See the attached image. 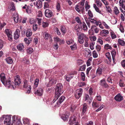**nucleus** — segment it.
I'll return each instance as SVG.
<instances>
[{
	"label": "nucleus",
	"mask_w": 125,
	"mask_h": 125,
	"mask_svg": "<svg viewBox=\"0 0 125 125\" xmlns=\"http://www.w3.org/2000/svg\"><path fill=\"white\" fill-rule=\"evenodd\" d=\"M38 29V25L34 23L33 25V29L35 31Z\"/></svg>",
	"instance_id": "61"
},
{
	"label": "nucleus",
	"mask_w": 125,
	"mask_h": 125,
	"mask_svg": "<svg viewBox=\"0 0 125 125\" xmlns=\"http://www.w3.org/2000/svg\"><path fill=\"white\" fill-rule=\"evenodd\" d=\"M119 84L120 86L121 87H123L125 86V84L124 83L123 81L122 80H120L119 81Z\"/></svg>",
	"instance_id": "43"
},
{
	"label": "nucleus",
	"mask_w": 125,
	"mask_h": 125,
	"mask_svg": "<svg viewBox=\"0 0 125 125\" xmlns=\"http://www.w3.org/2000/svg\"><path fill=\"white\" fill-rule=\"evenodd\" d=\"M89 40V39L88 37L85 38V39L84 40L85 42L84 45L85 47H87L89 45L88 42Z\"/></svg>",
	"instance_id": "37"
},
{
	"label": "nucleus",
	"mask_w": 125,
	"mask_h": 125,
	"mask_svg": "<svg viewBox=\"0 0 125 125\" xmlns=\"http://www.w3.org/2000/svg\"><path fill=\"white\" fill-rule=\"evenodd\" d=\"M61 31L64 34L66 31V30L64 26H62L61 27Z\"/></svg>",
	"instance_id": "46"
},
{
	"label": "nucleus",
	"mask_w": 125,
	"mask_h": 125,
	"mask_svg": "<svg viewBox=\"0 0 125 125\" xmlns=\"http://www.w3.org/2000/svg\"><path fill=\"white\" fill-rule=\"evenodd\" d=\"M43 90L41 88H39L35 93V94L39 95L41 96L42 94L43 93Z\"/></svg>",
	"instance_id": "18"
},
{
	"label": "nucleus",
	"mask_w": 125,
	"mask_h": 125,
	"mask_svg": "<svg viewBox=\"0 0 125 125\" xmlns=\"http://www.w3.org/2000/svg\"><path fill=\"white\" fill-rule=\"evenodd\" d=\"M88 14L89 16V18H92L93 17V13L90 10H88Z\"/></svg>",
	"instance_id": "44"
},
{
	"label": "nucleus",
	"mask_w": 125,
	"mask_h": 125,
	"mask_svg": "<svg viewBox=\"0 0 125 125\" xmlns=\"http://www.w3.org/2000/svg\"><path fill=\"white\" fill-rule=\"evenodd\" d=\"M76 119L77 117L74 116H71L69 121V124L70 125H72L73 124L75 123Z\"/></svg>",
	"instance_id": "11"
},
{
	"label": "nucleus",
	"mask_w": 125,
	"mask_h": 125,
	"mask_svg": "<svg viewBox=\"0 0 125 125\" xmlns=\"http://www.w3.org/2000/svg\"><path fill=\"white\" fill-rule=\"evenodd\" d=\"M23 123L25 124H29V120L27 118H25L23 119Z\"/></svg>",
	"instance_id": "39"
},
{
	"label": "nucleus",
	"mask_w": 125,
	"mask_h": 125,
	"mask_svg": "<svg viewBox=\"0 0 125 125\" xmlns=\"http://www.w3.org/2000/svg\"><path fill=\"white\" fill-rule=\"evenodd\" d=\"M32 34V32L31 30L30 29H27L26 31V36L27 37H31Z\"/></svg>",
	"instance_id": "19"
},
{
	"label": "nucleus",
	"mask_w": 125,
	"mask_h": 125,
	"mask_svg": "<svg viewBox=\"0 0 125 125\" xmlns=\"http://www.w3.org/2000/svg\"><path fill=\"white\" fill-rule=\"evenodd\" d=\"M103 69L100 67L98 68L96 70V74L98 76H100L102 74Z\"/></svg>",
	"instance_id": "20"
},
{
	"label": "nucleus",
	"mask_w": 125,
	"mask_h": 125,
	"mask_svg": "<svg viewBox=\"0 0 125 125\" xmlns=\"http://www.w3.org/2000/svg\"><path fill=\"white\" fill-rule=\"evenodd\" d=\"M75 20L77 23H80V24H82V22H81L78 17H76L75 18Z\"/></svg>",
	"instance_id": "55"
},
{
	"label": "nucleus",
	"mask_w": 125,
	"mask_h": 125,
	"mask_svg": "<svg viewBox=\"0 0 125 125\" xmlns=\"http://www.w3.org/2000/svg\"><path fill=\"white\" fill-rule=\"evenodd\" d=\"M14 80L15 82V84L16 85L19 86L21 82L20 77L19 75H17L14 77Z\"/></svg>",
	"instance_id": "6"
},
{
	"label": "nucleus",
	"mask_w": 125,
	"mask_h": 125,
	"mask_svg": "<svg viewBox=\"0 0 125 125\" xmlns=\"http://www.w3.org/2000/svg\"><path fill=\"white\" fill-rule=\"evenodd\" d=\"M74 42V41L72 40H70L66 41V43L68 45L73 44Z\"/></svg>",
	"instance_id": "49"
},
{
	"label": "nucleus",
	"mask_w": 125,
	"mask_h": 125,
	"mask_svg": "<svg viewBox=\"0 0 125 125\" xmlns=\"http://www.w3.org/2000/svg\"><path fill=\"white\" fill-rule=\"evenodd\" d=\"M86 67V65H83L82 66H81L79 69V71H84Z\"/></svg>",
	"instance_id": "47"
},
{
	"label": "nucleus",
	"mask_w": 125,
	"mask_h": 125,
	"mask_svg": "<svg viewBox=\"0 0 125 125\" xmlns=\"http://www.w3.org/2000/svg\"><path fill=\"white\" fill-rule=\"evenodd\" d=\"M114 13L116 15H117L120 12L118 9V8L116 6H115L114 8Z\"/></svg>",
	"instance_id": "28"
},
{
	"label": "nucleus",
	"mask_w": 125,
	"mask_h": 125,
	"mask_svg": "<svg viewBox=\"0 0 125 125\" xmlns=\"http://www.w3.org/2000/svg\"><path fill=\"white\" fill-rule=\"evenodd\" d=\"M11 115H7L5 117L4 120V124L7 125H13L11 122Z\"/></svg>",
	"instance_id": "4"
},
{
	"label": "nucleus",
	"mask_w": 125,
	"mask_h": 125,
	"mask_svg": "<svg viewBox=\"0 0 125 125\" xmlns=\"http://www.w3.org/2000/svg\"><path fill=\"white\" fill-rule=\"evenodd\" d=\"M92 54L93 57L94 58H95L97 57L98 54L96 51H94L93 52Z\"/></svg>",
	"instance_id": "53"
},
{
	"label": "nucleus",
	"mask_w": 125,
	"mask_h": 125,
	"mask_svg": "<svg viewBox=\"0 0 125 125\" xmlns=\"http://www.w3.org/2000/svg\"><path fill=\"white\" fill-rule=\"evenodd\" d=\"M119 30L122 32H124V27L121 25H120L119 28Z\"/></svg>",
	"instance_id": "64"
},
{
	"label": "nucleus",
	"mask_w": 125,
	"mask_h": 125,
	"mask_svg": "<svg viewBox=\"0 0 125 125\" xmlns=\"http://www.w3.org/2000/svg\"><path fill=\"white\" fill-rule=\"evenodd\" d=\"M111 53L112 56V59L113 61L115 60V56L116 55V52L115 50H113L111 52Z\"/></svg>",
	"instance_id": "32"
},
{
	"label": "nucleus",
	"mask_w": 125,
	"mask_h": 125,
	"mask_svg": "<svg viewBox=\"0 0 125 125\" xmlns=\"http://www.w3.org/2000/svg\"><path fill=\"white\" fill-rule=\"evenodd\" d=\"M37 20L38 21V23L39 25H40L41 24L42 21V19L41 18H37Z\"/></svg>",
	"instance_id": "58"
},
{
	"label": "nucleus",
	"mask_w": 125,
	"mask_h": 125,
	"mask_svg": "<svg viewBox=\"0 0 125 125\" xmlns=\"http://www.w3.org/2000/svg\"><path fill=\"white\" fill-rule=\"evenodd\" d=\"M39 79H35L34 84V86L33 87L34 89H35L37 87L39 84Z\"/></svg>",
	"instance_id": "29"
},
{
	"label": "nucleus",
	"mask_w": 125,
	"mask_h": 125,
	"mask_svg": "<svg viewBox=\"0 0 125 125\" xmlns=\"http://www.w3.org/2000/svg\"><path fill=\"white\" fill-rule=\"evenodd\" d=\"M92 58L90 57L87 60L86 62L87 65V66H90L91 65V61H92Z\"/></svg>",
	"instance_id": "45"
},
{
	"label": "nucleus",
	"mask_w": 125,
	"mask_h": 125,
	"mask_svg": "<svg viewBox=\"0 0 125 125\" xmlns=\"http://www.w3.org/2000/svg\"><path fill=\"white\" fill-rule=\"evenodd\" d=\"M73 77V76H72V74H70L67 75L66 77V80L68 82Z\"/></svg>",
	"instance_id": "30"
},
{
	"label": "nucleus",
	"mask_w": 125,
	"mask_h": 125,
	"mask_svg": "<svg viewBox=\"0 0 125 125\" xmlns=\"http://www.w3.org/2000/svg\"><path fill=\"white\" fill-rule=\"evenodd\" d=\"M100 83L101 85L103 87L108 88L109 87V86L106 83L105 80L104 79L101 80L100 81Z\"/></svg>",
	"instance_id": "7"
},
{
	"label": "nucleus",
	"mask_w": 125,
	"mask_h": 125,
	"mask_svg": "<svg viewBox=\"0 0 125 125\" xmlns=\"http://www.w3.org/2000/svg\"><path fill=\"white\" fill-rule=\"evenodd\" d=\"M88 19L90 22L93 23L95 24L97 26L99 24V21L97 22L96 20L94 19H92L90 18H88Z\"/></svg>",
	"instance_id": "23"
},
{
	"label": "nucleus",
	"mask_w": 125,
	"mask_h": 125,
	"mask_svg": "<svg viewBox=\"0 0 125 125\" xmlns=\"http://www.w3.org/2000/svg\"><path fill=\"white\" fill-rule=\"evenodd\" d=\"M118 43L119 44L123 46H125V42L123 40L119 39L118 40Z\"/></svg>",
	"instance_id": "31"
},
{
	"label": "nucleus",
	"mask_w": 125,
	"mask_h": 125,
	"mask_svg": "<svg viewBox=\"0 0 125 125\" xmlns=\"http://www.w3.org/2000/svg\"><path fill=\"white\" fill-rule=\"evenodd\" d=\"M8 9L9 11H12L15 10V7L13 2H11L10 3V5L8 7Z\"/></svg>",
	"instance_id": "15"
},
{
	"label": "nucleus",
	"mask_w": 125,
	"mask_h": 125,
	"mask_svg": "<svg viewBox=\"0 0 125 125\" xmlns=\"http://www.w3.org/2000/svg\"><path fill=\"white\" fill-rule=\"evenodd\" d=\"M10 30H9L8 29H6L5 30V32L7 34V35H8L11 33L10 31Z\"/></svg>",
	"instance_id": "63"
},
{
	"label": "nucleus",
	"mask_w": 125,
	"mask_h": 125,
	"mask_svg": "<svg viewBox=\"0 0 125 125\" xmlns=\"http://www.w3.org/2000/svg\"><path fill=\"white\" fill-rule=\"evenodd\" d=\"M45 16L49 18L51 17L53 15L52 12V11L48 9H47L45 10Z\"/></svg>",
	"instance_id": "8"
},
{
	"label": "nucleus",
	"mask_w": 125,
	"mask_h": 125,
	"mask_svg": "<svg viewBox=\"0 0 125 125\" xmlns=\"http://www.w3.org/2000/svg\"><path fill=\"white\" fill-rule=\"evenodd\" d=\"M19 17L18 14H17L16 16L14 17V20L15 22L17 23L18 21Z\"/></svg>",
	"instance_id": "51"
},
{
	"label": "nucleus",
	"mask_w": 125,
	"mask_h": 125,
	"mask_svg": "<svg viewBox=\"0 0 125 125\" xmlns=\"http://www.w3.org/2000/svg\"><path fill=\"white\" fill-rule=\"evenodd\" d=\"M115 99L116 101L118 102L120 101L123 100V96H121L120 94H118L115 97Z\"/></svg>",
	"instance_id": "13"
},
{
	"label": "nucleus",
	"mask_w": 125,
	"mask_h": 125,
	"mask_svg": "<svg viewBox=\"0 0 125 125\" xmlns=\"http://www.w3.org/2000/svg\"><path fill=\"white\" fill-rule=\"evenodd\" d=\"M88 106L86 103L84 104L83 105V108L82 110V112L81 115L82 116L84 115L87 110Z\"/></svg>",
	"instance_id": "12"
},
{
	"label": "nucleus",
	"mask_w": 125,
	"mask_h": 125,
	"mask_svg": "<svg viewBox=\"0 0 125 125\" xmlns=\"http://www.w3.org/2000/svg\"><path fill=\"white\" fill-rule=\"evenodd\" d=\"M85 19L88 27H90V24L89 22L90 21L88 20V18H85Z\"/></svg>",
	"instance_id": "59"
},
{
	"label": "nucleus",
	"mask_w": 125,
	"mask_h": 125,
	"mask_svg": "<svg viewBox=\"0 0 125 125\" xmlns=\"http://www.w3.org/2000/svg\"><path fill=\"white\" fill-rule=\"evenodd\" d=\"M0 77L1 82L6 87L9 88L11 86L14 88L12 83L11 82L10 78L7 79L6 78L5 74L3 73H1L0 74Z\"/></svg>",
	"instance_id": "1"
},
{
	"label": "nucleus",
	"mask_w": 125,
	"mask_h": 125,
	"mask_svg": "<svg viewBox=\"0 0 125 125\" xmlns=\"http://www.w3.org/2000/svg\"><path fill=\"white\" fill-rule=\"evenodd\" d=\"M33 49L31 47L27 49V53L29 54H31L33 52Z\"/></svg>",
	"instance_id": "41"
},
{
	"label": "nucleus",
	"mask_w": 125,
	"mask_h": 125,
	"mask_svg": "<svg viewBox=\"0 0 125 125\" xmlns=\"http://www.w3.org/2000/svg\"><path fill=\"white\" fill-rule=\"evenodd\" d=\"M29 39L30 40H29L27 38H25L24 39V41L25 42V43L27 44V45L29 44L31 41V39H30L29 38Z\"/></svg>",
	"instance_id": "38"
},
{
	"label": "nucleus",
	"mask_w": 125,
	"mask_h": 125,
	"mask_svg": "<svg viewBox=\"0 0 125 125\" xmlns=\"http://www.w3.org/2000/svg\"><path fill=\"white\" fill-rule=\"evenodd\" d=\"M24 84L23 85V87L24 88H26L27 87L28 85V81L26 80H24L23 81Z\"/></svg>",
	"instance_id": "50"
},
{
	"label": "nucleus",
	"mask_w": 125,
	"mask_h": 125,
	"mask_svg": "<svg viewBox=\"0 0 125 125\" xmlns=\"http://www.w3.org/2000/svg\"><path fill=\"white\" fill-rule=\"evenodd\" d=\"M65 97L63 96H61L57 101L56 104L55 105L56 106L59 107V105L65 99Z\"/></svg>",
	"instance_id": "10"
},
{
	"label": "nucleus",
	"mask_w": 125,
	"mask_h": 125,
	"mask_svg": "<svg viewBox=\"0 0 125 125\" xmlns=\"http://www.w3.org/2000/svg\"><path fill=\"white\" fill-rule=\"evenodd\" d=\"M5 60L9 64H12L13 62V60L10 57H9L5 59Z\"/></svg>",
	"instance_id": "25"
},
{
	"label": "nucleus",
	"mask_w": 125,
	"mask_h": 125,
	"mask_svg": "<svg viewBox=\"0 0 125 125\" xmlns=\"http://www.w3.org/2000/svg\"><path fill=\"white\" fill-rule=\"evenodd\" d=\"M81 76L82 80H83V81H84L85 80V75L84 73L83 72H81Z\"/></svg>",
	"instance_id": "48"
},
{
	"label": "nucleus",
	"mask_w": 125,
	"mask_h": 125,
	"mask_svg": "<svg viewBox=\"0 0 125 125\" xmlns=\"http://www.w3.org/2000/svg\"><path fill=\"white\" fill-rule=\"evenodd\" d=\"M94 8L96 11L100 14H102V11L99 10V9L98 8L95 4H94Z\"/></svg>",
	"instance_id": "34"
},
{
	"label": "nucleus",
	"mask_w": 125,
	"mask_h": 125,
	"mask_svg": "<svg viewBox=\"0 0 125 125\" xmlns=\"http://www.w3.org/2000/svg\"><path fill=\"white\" fill-rule=\"evenodd\" d=\"M24 48V46L22 43H20L17 46V49L20 51H23V49Z\"/></svg>",
	"instance_id": "22"
},
{
	"label": "nucleus",
	"mask_w": 125,
	"mask_h": 125,
	"mask_svg": "<svg viewBox=\"0 0 125 125\" xmlns=\"http://www.w3.org/2000/svg\"><path fill=\"white\" fill-rule=\"evenodd\" d=\"M36 5L37 7L39 9L41 8L42 6V2L40 0H38L36 1Z\"/></svg>",
	"instance_id": "24"
},
{
	"label": "nucleus",
	"mask_w": 125,
	"mask_h": 125,
	"mask_svg": "<svg viewBox=\"0 0 125 125\" xmlns=\"http://www.w3.org/2000/svg\"><path fill=\"white\" fill-rule=\"evenodd\" d=\"M63 86L61 83H58L56 85L55 88V98L53 100H56L59 97L60 95L63 93Z\"/></svg>",
	"instance_id": "2"
},
{
	"label": "nucleus",
	"mask_w": 125,
	"mask_h": 125,
	"mask_svg": "<svg viewBox=\"0 0 125 125\" xmlns=\"http://www.w3.org/2000/svg\"><path fill=\"white\" fill-rule=\"evenodd\" d=\"M77 34L78 37V41L80 44L83 43L84 41V40L87 38L86 35L83 33H80L79 32L77 31Z\"/></svg>",
	"instance_id": "3"
},
{
	"label": "nucleus",
	"mask_w": 125,
	"mask_h": 125,
	"mask_svg": "<svg viewBox=\"0 0 125 125\" xmlns=\"http://www.w3.org/2000/svg\"><path fill=\"white\" fill-rule=\"evenodd\" d=\"M22 62L24 63L27 64H28L29 63V60L26 58H24L23 59Z\"/></svg>",
	"instance_id": "56"
},
{
	"label": "nucleus",
	"mask_w": 125,
	"mask_h": 125,
	"mask_svg": "<svg viewBox=\"0 0 125 125\" xmlns=\"http://www.w3.org/2000/svg\"><path fill=\"white\" fill-rule=\"evenodd\" d=\"M70 115L69 113H67V114L66 113L62 114V116L61 118L64 121H67L68 120L69 116Z\"/></svg>",
	"instance_id": "16"
},
{
	"label": "nucleus",
	"mask_w": 125,
	"mask_h": 125,
	"mask_svg": "<svg viewBox=\"0 0 125 125\" xmlns=\"http://www.w3.org/2000/svg\"><path fill=\"white\" fill-rule=\"evenodd\" d=\"M83 92V89L82 88H80L78 91V92L76 93L80 97L82 96Z\"/></svg>",
	"instance_id": "33"
},
{
	"label": "nucleus",
	"mask_w": 125,
	"mask_h": 125,
	"mask_svg": "<svg viewBox=\"0 0 125 125\" xmlns=\"http://www.w3.org/2000/svg\"><path fill=\"white\" fill-rule=\"evenodd\" d=\"M42 24V27L44 28H45L47 27L49 25L47 22H43Z\"/></svg>",
	"instance_id": "60"
},
{
	"label": "nucleus",
	"mask_w": 125,
	"mask_h": 125,
	"mask_svg": "<svg viewBox=\"0 0 125 125\" xmlns=\"http://www.w3.org/2000/svg\"><path fill=\"white\" fill-rule=\"evenodd\" d=\"M44 38L45 40H48L49 39H51L52 40V38L50 35L47 33L45 32L44 33Z\"/></svg>",
	"instance_id": "21"
},
{
	"label": "nucleus",
	"mask_w": 125,
	"mask_h": 125,
	"mask_svg": "<svg viewBox=\"0 0 125 125\" xmlns=\"http://www.w3.org/2000/svg\"><path fill=\"white\" fill-rule=\"evenodd\" d=\"M104 49L106 50H108V49L111 50L112 49L111 46L107 44L104 45Z\"/></svg>",
	"instance_id": "36"
},
{
	"label": "nucleus",
	"mask_w": 125,
	"mask_h": 125,
	"mask_svg": "<svg viewBox=\"0 0 125 125\" xmlns=\"http://www.w3.org/2000/svg\"><path fill=\"white\" fill-rule=\"evenodd\" d=\"M100 105V103L99 102H95L93 101V102L92 105L95 107H98Z\"/></svg>",
	"instance_id": "27"
},
{
	"label": "nucleus",
	"mask_w": 125,
	"mask_h": 125,
	"mask_svg": "<svg viewBox=\"0 0 125 125\" xmlns=\"http://www.w3.org/2000/svg\"><path fill=\"white\" fill-rule=\"evenodd\" d=\"M105 55L110 62H111L112 60V59L110 53L109 52H107L105 54Z\"/></svg>",
	"instance_id": "35"
},
{
	"label": "nucleus",
	"mask_w": 125,
	"mask_h": 125,
	"mask_svg": "<svg viewBox=\"0 0 125 125\" xmlns=\"http://www.w3.org/2000/svg\"><path fill=\"white\" fill-rule=\"evenodd\" d=\"M83 30L84 31H87L88 29L85 23L84 22H83Z\"/></svg>",
	"instance_id": "42"
},
{
	"label": "nucleus",
	"mask_w": 125,
	"mask_h": 125,
	"mask_svg": "<svg viewBox=\"0 0 125 125\" xmlns=\"http://www.w3.org/2000/svg\"><path fill=\"white\" fill-rule=\"evenodd\" d=\"M20 31L18 29H17L15 32L14 34V39L17 40L20 36Z\"/></svg>",
	"instance_id": "9"
},
{
	"label": "nucleus",
	"mask_w": 125,
	"mask_h": 125,
	"mask_svg": "<svg viewBox=\"0 0 125 125\" xmlns=\"http://www.w3.org/2000/svg\"><path fill=\"white\" fill-rule=\"evenodd\" d=\"M70 47L71 48L72 50H74L76 49V44L74 43L73 45L71 46H70Z\"/></svg>",
	"instance_id": "54"
},
{
	"label": "nucleus",
	"mask_w": 125,
	"mask_h": 125,
	"mask_svg": "<svg viewBox=\"0 0 125 125\" xmlns=\"http://www.w3.org/2000/svg\"><path fill=\"white\" fill-rule=\"evenodd\" d=\"M119 3V6L125 10V0H120Z\"/></svg>",
	"instance_id": "17"
},
{
	"label": "nucleus",
	"mask_w": 125,
	"mask_h": 125,
	"mask_svg": "<svg viewBox=\"0 0 125 125\" xmlns=\"http://www.w3.org/2000/svg\"><path fill=\"white\" fill-rule=\"evenodd\" d=\"M21 35L23 37L26 35V31L25 29H23V30H21Z\"/></svg>",
	"instance_id": "57"
},
{
	"label": "nucleus",
	"mask_w": 125,
	"mask_h": 125,
	"mask_svg": "<svg viewBox=\"0 0 125 125\" xmlns=\"http://www.w3.org/2000/svg\"><path fill=\"white\" fill-rule=\"evenodd\" d=\"M6 25V24L4 22L2 23L1 21H0V29L1 30L2 29L3 27L5 26Z\"/></svg>",
	"instance_id": "52"
},
{
	"label": "nucleus",
	"mask_w": 125,
	"mask_h": 125,
	"mask_svg": "<svg viewBox=\"0 0 125 125\" xmlns=\"http://www.w3.org/2000/svg\"><path fill=\"white\" fill-rule=\"evenodd\" d=\"M91 29L94 32L96 33H98L99 31V29H98L94 25H93L91 27Z\"/></svg>",
	"instance_id": "26"
},
{
	"label": "nucleus",
	"mask_w": 125,
	"mask_h": 125,
	"mask_svg": "<svg viewBox=\"0 0 125 125\" xmlns=\"http://www.w3.org/2000/svg\"><path fill=\"white\" fill-rule=\"evenodd\" d=\"M12 122L15 123L16 122V124L19 125L21 124L20 118L17 116L14 115L12 117Z\"/></svg>",
	"instance_id": "5"
},
{
	"label": "nucleus",
	"mask_w": 125,
	"mask_h": 125,
	"mask_svg": "<svg viewBox=\"0 0 125 125\" xmlns=\"http://www.w3.org/2000/svg\"><path fill=\"white\" fill-rule=\"evenodd\" d=\"M57 82V80L55 78H53L50 80L49 82L48 83L49 86L56 84Z\"/></svg>",
	"instance_id": "14"
},
{
	"label": "nucleus",
	"mask_w": 125,
	"mask_h": 125,
	"mask_svg": "<svg viewBox=\"0 0 125 125\" xmlns=\"http://www.w3.org/2000/svg\"><path fill=\"white\" fill-rule=\"evenodd\" d=\"M58 45L57 42H56L55 44H54L53 48L55 49L56 50H57L58 48Z\"/></svg>",
	"instance_id": "62"
},
{
	"label": "nucleus",
	"mask_w": 125,
	"mask_h": 125,
	"mask_svg": "<svg viewBox=\"0 0 125 125\" xmlns=\"http://www.w3.org/2000/svg\"><path fill=\"white\" fill-rule=\"evenodd\" d=\"M60 3L59 2L57 3L56 5V8L58 11L59 12L60 10Z\"/></svg>",
	"instance_id": "40"
}]
</instances>
